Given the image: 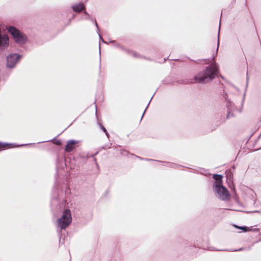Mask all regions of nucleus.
Masks as SVG:
<instances>
[{"label":"nucleus","instance_id":"1","mask_svg":"<svg viewBox=\"0 0 261 261\" xmlns=\"http://www.w3.org/2000/svg\"><path fill=\"white\" fill-rule=\"evenodd\" d=\"M218 71V65L213 61L210 66L207 67L202 72L197 74L194 79L197 83H206L213 80L217 76Z\"/></svg>","mask_w":261,"mask_h":261},{"label":"nucleus","instance_id":"2","mask_svg":"<svg viewBox=\"0 0 261 261\" xmlns=\"http://www.w3.org/2000/svg\"><path fill=\"white\" fill-rule=\"evenodd\" d=\"M72 217L69 209L65 210L61 217L57 220V227L60 229H66L71 223Z\"/></svg>","mask_w":261,"mask_h":261},{"label":"nucleus","instance_id":"3","mask_svg":"<svg viewBox=\"0 0 261 261\" xmlns=\"http://www.w3.org/2000/svg\"><path fill=\"white\" fill-rule=\"evenodd\" d=\"M8 31L12 35L14 41L18 44H24L27 41L26 35L20 32L17 28L13 26L7 28Z\"/></svg>","mask_w":261,"mask_h":261},{"label":"nucleus","instance_id":"4","mask_svg":"<svg viewBox=\"0 0 261 261\" xmlns=\"http://www.w3.org/2000/svg\"><path fill=\"white\" fill-rule=\"evenodd\" d=\"M216 196L222 200H226L230 197V194L227 189L222 185L217 183L215 187H213Z\"/></svg>","mask_w":261,"mask_h":261},{"label":"nucleus","instance_id":"5","mask_svg":"<svg viewBox=\"0 0 261 261\" xmlns=\"http://www.w3.org/2000/svg\"><path fill=\"white\" fill-rule=\"evenodd\" d=\"M21 58V56L17 54H11L7 57L6 66L9 68H13Z\"/></svg>","mask_w":261,"mask_h":261},{"label":"nucleus","instance_id":"6","mask_svg":"<svg viewBox=\"0 0 261 261\" xmlns=\"http://www.w3.org/2000/svg\"><path fill=\"white\" fill-rule=\"evenodd\" d=\"M9 45V37L7 35L0 34V49H3Z\"/></svg>","mask_w":261,"mask_h":261},{"label":"nucleus","instance_id":"7","mask_svg":"<svg viewBox=\"0 0 261 261\" xmlns=\"http://www.w3.org/2000/svg\"><path fill=\"white\" fill-rule=\"evenodd\" d=\"M77 143V141H74V140H69L65 146V151L67 152H71L75 147V144Z\"/></svg>","mask_w":261,"mask_h":261},{"label":"nucleus","instance_id":"8","mask_svg":"<svg viewBox=\"0 0 261 261\" xmlns=\"http://www.w3.org/2000/svg\"><path fill=\"white\" fill-rule=\"evenodd\" d=\"M73 11L75 12H80L85 9V6L83 3H79L74 5L72 6Z\"/></svg>","mask_w":261,"mask_h":261},{"label":"nucleus","instance_id":"9","mask_svg":"<svg viewBox=\"0 0 261 261\" xmlns=\"http://www.w3.org/2000/svg\"><path fill=\"white\" fill-rule=\"evenodd\" d=\"M222 176L220 174H215L213 175V178L216 180L214 183L213 187H215L217 182L219 183L220 185H222Z\"/></svg>","mask_w":261,"mask_h":261},{"label":"nucleus","instance_id":"10","mask_svg":"<svg viewBox=\"0 0 261 261\" xmlns=\"http://www.w3.org/2000/svg\"><path fill=\"white\" fill-rule=\"evenodd\" d=\"M23 145H20V146H22ZM8 146L9 148L12 147H16L20 146V145H17L15 144H9V143H4L0 142V148H4Z\"/></svg>","mask_w":261,"mask_h":261},{"label":"nucleus","instance_id":"11","mask_svg":"<svg viewBox=\"0 0 261 261\" xmlns=\"http://www.w3.org/2000/svg\"><path fill=\"white\" fill-rule=\"evenodd\" d=\"M220 24H219V32L218 34V43H217V47L216 51H218L219 45V33H220Z\"/></svg>","mask_w":261,"mask_h":261},{"label":"nucleus","instance_id":"12","mask_svg":"<svg viewBox=\"0 0 261 261\" xmlns=\"http://www.w3.org/2000/svg\"><path fill=\"white\" fill-rule=\"evenodd\" d=\"M239 229L242 230L243 231L246 232L247 231L248 229L247 227L244 226H238L237 227Z\"/></svg>","mask_w":261,"mask_h":261},{"label":"nucleus","instance_id":"13","mask_svg":"<svg viewBox=\"0 0 261 261\" xmlns=\"http://www.w3.org/2000/svg\"><path fill=\"white\" fill-rule=\"evenodd\" d=\"M101 128L102 129V130L106 133V135L108 136V133H107V130H106V129L103 126H101Z\"/></svg>","mask_w":261,"mask_h":261},{"label":"nucleus","instance_id":"14","mask_svg":"<svg viewBox=\"0 0 261 261\" xmlns=\"http://www.w3.org/2000/svg\"><path fill=\"white\" fill-rule=\"evenodd\" d=\"M233 116L232 114L230 112H229L228 113V114H227V118H229L230 117H232Z\"/></svg>","mask_w":261,"mask_h":261},{"label":"nucleus","instance_id":"15","mask_svg":"<svg viewBox=\"0 0 261 261\" xmlns=\"http://www.w3.org/2000/svg\"><path fill=\"white\" fill-rule=\"evenodd\" d=\"M99 36L100 38V39L101 40V41L103 42H105L103 39L101 38V36L100 35V34H99Z\"/></svg>","mask_w":261,"mask_h":261},{"label":"nucleus","instance_id":"16","mask_svg":"<svg viewBox=\"0 0 261 261\" xmlns=\"http://www.w3.org/2000/svg\"><path fill=\"white\" fill-rule=\"evenodd\" d=\"M95 25H96V28L98 29V30L99 31L98 25L95 21Z\"/></svg>","mask_w":261,"mask_h":261},{"label":"nucleus","instance_id":"17","mask_svg":"<svg viewBox=\"0 0 261 261\" xmlns=\"http://www.w3.org/2000/svg\"><path fill=\"white\" fill-rule=\"evenodd\" d=\"M234 199L237 201L238 199V197L237 196H235L234 197Z\"/></svg>","mask_w":261,"mask_h":261},{"label":"nucleus","instance_id":"18","mask_svg":"<svg viewBox=\"0 0 261 261\" xmlns=\"http://www.w3.org/2000/svg\"><path fill=\"white\" fill-rule=\"evenodd\" d=\"M241 250H242V248H240L239 250H237L236 251H241Z\"/></svg>","mask_w":261,"mask_h":261},{"label":"nucleus","instance_id":"19","mask_svg":"<svg viewBox=\"0 0 261 261\" xmlns=\"http://www.w3.org/2000/svg\"><path fill=\"white\" fill-rule=\"evenodd\" d=\"M57 143L58 144H60V141H58Z\"/></svg>","mask_w":261,"mask_h":261},{"label":"nucleus","instance_id":"20","mask_svg":"<svg viewBox=\"0 0 261 261\" xmlns=\"http://www.w3.org/2000/svg\"><path fill=\"white\" fill-rule=\"evenodd\" d=\"M84 13H85V14L88 15V13L86 12H84Z\"/></svg>","mask_w":261,"mask_h":261},{"label":"nucleus","instance_id":"21","mask_svg":"<svg viewBox=\"0 0 261 261\" xmlns=\"http://www.w3.org/2000/svg\"><path fill=\"white\" fill-rule=\"evenodd\" d=\"M144 113H145V111L144 112ZM144 113H143V114H142V117H143V116H144Z\"/></svg>","mask_w":261,"mask_h":261}]
</instances>
